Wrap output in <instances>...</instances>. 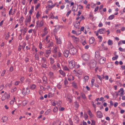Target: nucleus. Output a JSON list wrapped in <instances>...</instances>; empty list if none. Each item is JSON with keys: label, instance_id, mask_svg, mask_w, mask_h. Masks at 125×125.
Listing matches in <instances>:
<instances>
[{"label": "nucleus", "instance_id": "1", "mask_svg": "<svg viewBox=\"0 0 125 125\" xmlns=\"http://www.w3.org/2000/svg\"><path fill=\"white\" fill-rule=\"evenodd\" d=\"M10 94L8 93L7 92H5L4 94L2 96L1 98V100L2 101L5 100V99H8L10 97Z\"/></svg>", "mask_w": 125, "mask_h": 125}, {"label": "nucleus", "instance_id": "2", "mask_svg": "<svg viewBox=\"0 0 125 125\" xmlns=\"http://www.w3.org/2000/svg\"><path fill=\"white\" fill-rule=\"evenodd\" d=\"M96 62L94 60L91 61L90 64V68L91 69H92L95 68L96 65Z\"/></svg>", "mask_w": 125, "mask_h": 125}, {"label": "nucleus", "instance_id": "3", "mask_svg": "<svg viewBox=\"0 0 125 125\" xmlns=\"http://www.w3.org/2000/svg\"><path fill=\"white\" fill-rule=\"evenodd\" d=\"M30 93V90L29 89L26 88H23L22 91V93L24 95H25L29 94Z\"/></svg>", "mask_w": 125, "mask_h": 125}, {"label": "nucleus", "instance_id": "4", "mask_svg": "<svg viewBox=\"0 0 125 125\" xmlns=\"http://www.w3.org/2000/svg\"><path fill=\"white\" fill-rule=\"evenodd\" d=\"M51 53V51L50 49L49 50H45L44 54L45 56L47 58H48Z\"/></svg>", "mask_w": 125, "mask_h": 125}, {"label": "nucleus", "instance_id": "5", "mask_svg": "<svg viewBox=\"0 0 125 125\" xmlns=\"http://www.w3.org/2000/svg\"><path fill=\"white\" fill-rule=\"evenodd\" d=\"M75 62L73 60H71L69 62V67L71 68H73L75 66Z\"/></svg>", "mask_w": 125, "mask_h": 125}, {"label": "nucleus", "instance_id": "6", "mask_svg": "<svg viewBox=\"0 0 125 125\" xmlns=\"http://www.w3.org/2000/svg\"><path fill=\"white\" fill-rule=\"evenodd\" d=\"M77 52V50L74 48L70 49L69 50V52L70 54L72 55H74Z\"/></svg>", "mask_w": 125, "mask_h": 125}, {"label": "nucleus", "instance_id": "7", "mask_svg": "<svg viewBox=\"0 0 125 125\" xmlns=\"http://www.w3.org/2000/svg\"><path fill=\"white\" fill-rule=\"evenodd\" d=\"M48 7L49 8H52L55 6L53 4L52 1L50 0L48 2Z\"/></svg>", "mask_w": 125, "mask_h": 125}, {"label": "nucleus", "instance_id": "8", "mask_svg": "<svg viewBox=\"0 0 125 125\" xmlns=\"http://www.w3.org/2000/svg\"><path fill=\"white\" fill-rule=\"evenodd\" d=\"M80 21H76V22L74 23V26L76 28L79 29V26L80 25Z\"/></svg>", "mask_w": 125, "mask_h": 125}, {"label": "nucleus", "instance_id": "9", "mask_svg": "<svg viewBox=\"0 0 125 125\" xmlns=\"http://www.w3.org/2000/svg\"><path fill=\"white\" fill-rule=\"evenodd\" d=\"M106 32V30L104 28H102L98 30V32L100 34H104Z\"/></svg>", "mask_w": 125, "mask_h": 125}, {"label": "nucleus", "instance_id": "10", "mask_svg": "<svg viewBox=\"0 0 125 125\" xmlns=\"http://www.w3.org/2000/svg\"><path fill=\"white\" fill-rule=\"evenodd\" d=\"M97 116L99 118H101L103 117V114L101 112L98 111L96 113Z\"/></svg>", "mask_w": 125, "mask_h": 125}, {"label": "nucleus", "instance_id": "11", "mask_svg": "<svg viewBox=\"0 0 125 125\" xmlns=\"http://www.w3.org/2000/svg\"><path fill=\"white\" fill-rule=\"evenodd\" d=\"M82 57L84 60L86 61L88 59L89 56L87 54H85L82 55Z\"/></svg>", "mask_w": 125, "mask_h": 125}, {"label": "nucleus", "instance_id": "12", "mask_svg": "<svg viewBox=\"0 0 125 125\" xmlns=\"http://www.w3.org/2000/svg\"><path fill=\"white\" fill-rule=\"evenodd\" d=\"M95 57L98 59V60L101 57L100 56L99 53L98 51H97L95 52Z\"/></svg>", "mask_w": 125, "mask_h": 125}, {"label": "nucleus", "instance_id": "13", "mask_svg": "<svg viewBox=\"0 0 125 125\" xmlns=\"http://www.w3.org/2000/svg\"><path fill=\"white\" fill-rule=\"evenodd\" d=\"M106 60L105 58H103L101 57L98 60L100 63H103L105 62Z\"/></svg>", "mask_w": 125, "mask_h": 125}, {"label": "nucleus", "instance_id": "14", "mask_svg": "<svg viewBox=\"0 0 125 125\" xmlns=\"http://www.w3.org/2000/svg\"><path fill=\"white\" fill-rule=\"evenodd\" d=\"M68 80L69 81H73L74 80V77L71 75H68Z\"/></svg>", "mask_w": 125, "mask_h": 125}, {"label": "nucleus", "instance_id": "15", "mask_svg": "<svg viewBox=\"0 0 125 125\" xmlns=\"http://www.w3.org/2000/svg\"><path fill=\"white\" fill-rule=\"evenodd\" d=\"M69 52V51L67 50L64 51L63 52L64 56L66 57H67L68 56Z\"/></svg>", "mask_w": 125, "mask_h": 125}, {"label": "nucleus", "instance_id": "16", "mask_svg": "<svg viewBox=\"0 0 125 125\" xmlns=\"http://www.w3.org/2000/svg\"><path fill=\"white\" fill-rule=\"evenodd\" d=\"M55 38L57 43L58 44H61V41L60 39L58 38V37L56 36H55Z\"/></svg>", "mask_w": 125, "mask_h": 125}, {"label": "nucleus", "instance_id": "17", "mask_svg": "<svg viewBox=\"0 0 125 125\" xmlns=\"http://www.w3.org/2000/svg\"><path fill=\"white\" fill-rule=\"evenodd\" d=\"M124 91L123 88H121L118 91V92H121L120 94L121 96H122L124 95Z\"/></svg>", "mask_w": 125, "mask_h": 125}, {"label": "nucleus", "instance_id": "18", "mask_svg": "<svg viewBox=\"0 0 125 125\" xmlns=\"http://www.w3.org/2000/svg\"><path fill=\"white\" fill-rule=\"evenodd\" d=\"M31 15H29L28 16H27L26 19L25 21L30 22L31 21Z\"/></svg>", "mask_w": 125, "mask_h": 125}, {"label": "nucleus", "instance_id": "19", "mask_svg": "<svg viewBox=\"0 0 125 125\" xmlns=\"http://www.w3.org/2000/svg\"><path fill=\"white\" fill-rule=\"evenodd\" d=\"M50 16V18L52 19H56L57 20L58 19V16H57L55 17L53 15L52 13H51Z\"/></svg>", "mask_w": 125, "mask_h": 125}, {"label": "nucleus", "instance_id": "20", "mask_svg": "<svg viewBox=\"0 0 125 125\" xmlns=\"http://www.w3.org/2000/svg\"><path fill=\"white\" fill-rule=\"evenodd\" d=\"M94 41V38L93 37H91L89 40V42L90 43L92 44L93 43Z\"/></svg>", "mask_w": 125, "mask_h": 125}, {"label": "nucleus", "instance_id": "21", "mask_svg": "<svg viewBox=\"0 0 125 125\" xmlns=\"http://www.w3.org/2000/svg\"><path fill=\"white\" fill-rule=\"evenodd\" d=\"M67 98L70 102H71L72 101V97L71 95H69L67 96Z\"/></svg>", "mask_w": 125, "mask_h": 125}, {"label": "nucleus", "instance_id": "22", "mask_svg": "<svg viewBox=\"0 0 125 125\" xmlns=\"http://www.w3.org/2000/svg\"><path fill=\"white\" fill-rule=\"evenodd\" d=\"M15 9H14V10L13 11V12H12V8L10 10L9 12V14L10 15L11 14L13 15L14 14L15 12Z\"/></svg>", "mask_w": 125, "mask_h": 125}, {"label": "nucleus", "instance_id": "23", "mask_svg": "<svg viewBox=\"0 0 125 125\" xmlns=\"http://www.w3.org/2000/svg\"><path fill=\"white\" fill-rule=\"evenodd\" d=\"M88 112L90 118H92L93 117L94 115L90 110H88Z\"/></svg>", "mask_w": 125, "mask_h": 125}, {"label": "nucleus", "instance_id": "24", "mask_svg": "<svg viewBox=\"0 0 125 125\" xmlns=\"http://www.w3.org/2000/svg\"><path fill=\"white\" fill-rule=\"evenodd\" d=\"M42 80L44 83H46L47 81V79L46 77L45 76H43L42 77Z\"/></svg>", "mask_w": 125, "mask_h": 125}, {"label": "nucleus", "instance_id": "25", "mask_svg": "<svg viewBox=\"0 0 125 125\" xmlns=\"http://www.w3.org/2000/svg\"><path fill=\"white\" fill-rule=\"evenodd\" d=\"M8 119L7 117L5 116L2 118V119L3 120V122H5Z\"/></svg>", "mask_w": 125, "mask_h": 125}, {"label": "nucleus", "instance_id": "26", "mask_svg": "<svg viewBox=\"0 0 125 125\" xmlns=\"http://www.w3.org/2000/svg\"><path fill=\"white\" fill-rule=\"evenodd\" d=\"M45 62H42V66L45 68H47V65L46 64V63Z\"/></svg>", "mask_w": 125, "mask_h": 125}, {"label": "nucleus", "instance_id": "27", "mask_svg": "<svg viewBox=\"0 0 125 125\" xmlns=\"http://www.w3.org/2000/svg\"><path fill=\"white\" fill-rule=\"evenodd\" d=\"M49 75L50 76V78L52 80L54 78L53 73L51 72H50L49 73Z\"/></svg>", "mask_w": 125, "mask_h": 125}, {"label": "nucleus", "instance_id": "28", "mask_svg": "<svg viewBox=\"0 0 125 125\" xmlns=\"http://www.w3.org/2000/svg\"><path fill=\"white\" fill-rule=\"evenodd\" d=\"M59 73L60 74L62 75L63 76H65V73L63 71L60 70L59 71Z\"/></svg>", "mask_w": 125, "mask_h": 125}, {"label": "nucleus", "instance_id": "29", "mask_svg": "<svg viewBox=\"0 0 125 125\" xmlns=\"http://www.w3.org/2000/svg\"><path fill=\"white\" fill-rule=\"evenodd\" d=\"M63 69L65 71H69V70L66 66H64L63 67Z\"/></svg>", "mask_w": 125, "mask_h": 125}, {"label": "nucleus", "instance_id": "30", "mask_svg": "<svg viewBox=\"0 0 125 125\" xmlns=\"http://www.w3.org/2000/svg\"><path fill=\"white\" fill-rule=\"evenodd\" d=\"M108 44L109 45H112L113 43L112 41L109 40L108 41Z\"/></svg>", "mask_w": 125, "mask_h": 125}, {"label": "nucleus", "instance_id": "31", "mask_svg": "<svg viewBox=\"0 0 125 125\" xmlns=\"http://www.w3.org/2000/svg\"><path fill=\"white\" fill-rule=\"evenodd\" d=\"M82 70L81 69L78 70L77 71V73L79 75H81L83 73Z\"/></svg>", "mask_w": 125, "mask_h": 125}, {"label": "nucleus", "instance_id": "32", "mask_svg": "<svg viewBox=\"0 0 125 125\" xmlns=\"http://www.w3.org/2000/svg\"><path fill=\"white\" fill-rule=\"evenodd\" d=\"M78 9V7L76 8V7L74 6H73L72 8V10L73 11H76Z\"/></svg>", "mask_w": 125, "mask_h": 125}, {"label": "nucleus", "instance_id": "33", "mask_svg": "<svg viewBox=\"0 0 125 125\" xmlns=\"http://www.w3.org/2000/svg\"><path fill=\"white\" fill-rule=\"evenodd\" d=\"M74 107L76 108H77L78 107V103L77 102H75L74 103Z\"/></svg>", "mask_w": 125, "mask_h": 125}, {"label": "nucleus", "instance_id": "34", "mask_svg": "<svg viewBox=\"0 0 125 125\" xmlns=\"http://www.w3.org/2000/svg\"><path fill=\"white\" fill-rule=\"evenodd\" d=\"M72 85L73 87L75 88H77V84L75 83V82H73L72 83Z\"/></svg>", "mask_w": 125, "mask_h": 125}, {"label": "nucleus", "instance_id": "35", "mask_svg": "<svg viewBox=\"0 0 125 125\" xmlns=\"http://www.w3.org/2000/svg\"><path fill=\"white\" fill-rule=\"evenodd\" d=\"M36 86L35 84H32L30 86V88L32 89H33L36 87Z\"/></svg>", "mask_w": 125, "mask_h": 125}, {"label": "nucleus", "instance_id": "36", "mask_svg": "<svg viewBox=\"0 0 125 125\" xmlns=\"http://www.w3.org/2000/svg\"><path fill=\"white\" fill-rule=\"evenodd\" d=\"M58 49V48L57 47H55L53 49V50L52 51V52L53 53H55L57 51V50Z\"/></svg>", "mask_w": 125, "mask_h": 125}, {"label": "nucleus", "instance_id": "37", "mask_svg": "<svg viewBox=\"0 0 125 125\" xmlns=\"http://www.w3.org/2000/svg\"><path fill=\"white\" fill-rule=\"evenodd\" d=\"M50 60L51 61L50 63L51 64H53L54 62V61L53 58L52 57L50 58Z\"/></svg>", "mask_w": 125, "mask_h": 125}, {"label": "nucleus", "instance_id": "38", "mask_svg": "<svg viewBox=\"0 0 125 125\" xmlns=\"http://www.w3.org/2000/svg\"><path fill=\"white\" fill-rule=\"evenodd\" d=\"M17 89V88L16 87L12 88L11 90V92H14Z\"/></svg>", "mask_w": 125, "mask_h": 125}, {"label": "nucleus", "instance_id": "39", "mask_svg": "<svg viewBox=\"0 0 125 125\" xmlns=\"http://www.w3.org/2000/svg\"><path fill=\"white\" fill-rule=\"evenodd\" d=\"M43 24V20L41 21L40 23L39 26L40 27H42Z\"/></svg>", "mask_w": 125, "mask_h": 125}, {"label": "nucleus", "instance_id": "40", "mask_svg": "<svg viewBox=\"0 0 125 125\" xmlns=\"http://www.w3.org/2000/svg\"><path fill=\"white\" fill-rule=\"evenodd\" d=\"M51 111V110L50 109H48L47 110L45 113V114L46 115H48Z\"/></svg>", "mask_w": 125, "mask_h": 125}, {"label": "nucleus", "instance_id": "41", "mask_svg": "<svg viewBox=\"0 0 125 125\" xmlns=\"http://www.w3.org/2000/svg\"><path fill=\"white\" fill-rule=\"evenodd\" d=\"M81 96L82 98L83 99H85L86 98V97L85 96V94L83 93L81 94Z\"/></svg>", "mask_w": 125, "mask_h": 125}, {"label": "nucleus", "instance_id": "42", "mask_svg": "<svg viewBox=\"0 0 125 125\" xmlns=\"http://www.w3.org/2000/svg\"><path fill=\"white\" fill-rule=\"evenodd\" d=\"M35 58L36 60H38L39 59V56L37 53L35 54Z\"/></svg>", "mask_w": 125, "mask_h": 125}, {"label": "nucleus", "instance_id": "43", "mask_svg": "<svg viewBox=\"0 0 125 125\" xmlns=\"http://www.w3.org/2000/svg\"><path fill=\"white\" fill-rule=\"evenodd\" d=\"M4 11H3L1 12L2 14V16H4V17H5L6 16V14L5 13V8H4V9H3V10Z\"/></svg>", "mask_w": 125, "mask_h": 125}, {"label": "nucleus", "instance_id": "44", "mask_svg": "<svg viewBox=\"0 0 125 125\" xmlns=\"http://www.w3.org/2000/svg\"><path fill=\"white\" fill-rule=\"evenodd\" d=\"M72 37L73 39L76 42L78 41L79 40V39L78 38L74 36H73Z\"/></svg>", "mask_w": 125, "mask_h": 125}, {"label": "nucleus", "instance_id": "45", "mask_svg": "<svg viewBox=\"0 0 125 125\" xmlns=\"http://www.w3.org/2000/svg\"><path fill=\"white\" fill-rule=\"evenodd\" d=\"M27 101H24L22 102L23 105V106L27 104Z\"/></svg>", "mask_w": 125, "mask_h": 125}, {"label": "nucleus", "instance_id": "46", "mask_svg": "<svg viewBox=\"0 0 125 125\" xmlns=\"http://www.w3.org/2000/svg\"><path fill=\"white\" fill-rule=\"evenodd\" d=\"M89 79V77L87 76H85L84 77V79L86 81H87Z\"/></svg>", "mask_w": 125, "mask_h": 125}, {"label": "nucleus", "instance_id": "47", "mask_svg": "<svg viewBox=\"0 0 125 125\" xmlns=\"http://www.w3.org/2000/svg\"><path fill=\"white\" fill-rule=\"evenodd\" d=\"M68 82L67 80V79H66L64 81V84L65 86H66L68 84Z\"/></svg>", "mask_w": 125, "mask_h": 125}, {"label": "nucleus", "instance_id": "48", "mask_svg": "<svg viewBox=\"0 0 125 125\" xmlns=\"http://www.w3.org/2000/svg\"><path fill=\"white\" fill-rule=\"evenodd\" d=\"M15 100V98L14 97L12 99L10 102V104H12L14 103V101Z\"/></svg>", "mask_w": 125, "mask_h": 125}, {"label": "nucleus", "instance_id": "49", "mask_svg": "<svg viewBox=\"0 0 125 125\" xmlns=\"http://www.w3.org/2000/svg\"><path fill=\"white\" fill-rule=\"evenodd\" d=\"M114 17V15H112L109 17V19L110 20H112Z\"/></svg>", "mask_w": 125, "mask_h": 125}, {"label": "nucleus", "instance_id": "50", "mask_svg": "<svg viewBox=\"0 0 125 125\" xmlns=\"http://www.w3.org/2000/svg\"><path fill=\"white\" fill-rule=\"evenodd\" d=\"M80 65L78 64H77V63H76V64H75V66H74V68H79L80 67Z\"/></svg>", "mask_w": 125, "mask_h": 125}, {"label": "nucleus", "instance_id": "51", "mask_svg": "<svg viewBox=\"0 0 125 125\" xmlns=\"http://www.w3.org/2000/svg\"><path fill=\"white\" fill-rule=\"evenodd\" d=\"M27 27L25 28L23 31V35H24L25 34V33L27 31Z\"/></svg>", "mask_w": 125, "mask_h": 125}, {"label": "nucleus", "instance_id": "52", "mask_svg": "<svg viewBox=\"0 0 125 125\" xmlns=\"http://www.w3.org/2000/svg\"><path fill=\"white\" fill-rule=\"evenodd\" d=\"M42 60L44 62H45L46 63H47V61L46 58L44 57H42Z\"/></svg>", "mask_w": 125, "mask_h": 125}, {"label": "nucleus", "instance_id": "53", "mask_svg": "<svg viewBox=\"0 0 125 125\" xmlns=\"http://www.w3.org/2000/svg\"><path fill=\"white\" fill-rule=\"evenodd\" d=\"M40 88L41 89L43 90H45L46 89V88L42 86H40Z\"/></svg>", "mask_w": 125, "mask_h": 125}, {"label": "nucleus", "instance_id": "54", "mask_svg": "<svg viewBox=\"0 0 125 125\" xmlns=\"http://www.w3.org/2000/svg\"><path fill=\"white\" fill-rule=\"evenodd\" d=\"M52 69L53 70H55L56 69V66L55 65H54L52 66Z\"/></svg>", "mask_w": 125, "mask_h": 125}, {"label": "nucleus", "instance_id": "55", "mask_svg": "<svg viewBox=\"0 0 125 125\" xmlns=\"http://www.w3.org/2000/svg\"><path fill=\"white\" fill-rule=\"evenodd\" d=\"M118 57V56L117 55H115V57H113L112 58V59L113 60H115L116 59H117Z\"/></svg>", "mask_w": 125, "mask_h": 125}, {"label": "nucleus", "instance_id": "56", "mask_svg": "<svg viewBox=\"0 0 125 125\" xmlns=\"http://www.w3.org/2000/svg\"><path fill=\"white\" fill-rule=\"evenodd\" d=\"M49 37V35H48L46 37L45 39V40L48 42L49 41V40H48V38Z\"/></svg>", "mask_w": 125, "mask_h": 125}, {"label": "nucleus", "instance_id": "57", "mask_svg": "<svg viewBox=\"0 0 125 125\" xmlns=\"http://www.w3.org/2000/svg\"><path fill=\"white\" fill-rule=\"evenodd\" d=\"M84 118L85 119H86L88 118V116L87 114H84Z\"/></svg>", "mask_w": 125, "mask_h": 125}, {"label": "nucleus", "instance_id": "58", "mask_svg": "<svg viewBox=\"0 0 125 125\" xmlns=\"http://www.w3.org/2000/svg\"><path fill=\"white\" fill-rule=\"evenodd\" d=\"M40 14L39 13V12L38 11L36 15V17L38 19V17L40 16Z\"/></svg>", "mask_w": 125, "mask_h": 125}, {"label": "nucleus", "instance_id": "59", "mask_svg": "<svg viewBox=\"0 0 125 125\" xmlns=\"http://www.w3.org/2000/svg\"><path fill=\"white\" fill-rule=\"evenodd\" d=\"M58 110V108L56 107H55L53 109V111L54 112H56Z\"/></svg>", "mask_w": 125, "mask_h": 125}, {"label": "nucleus", "instance_id": "60", "mask_svg": "<svg viewBox=\"0 0 125 125\" xmlns=\"http://www.w3.org/2000/svg\"><path fill=\"white\" fill-rule=\"evenodd\" d=\"M9 32L7 34L5 37V39L6 40L9 37Z\"/></svg>", "mask_w": 125, "mask_h": 125}, {"label": "nucleus", "instance_id": "61", "mask_svg": "<svg viewBox=\"0 0 125 125\" xmlns=\"http://www.w3.org/2000/svg\"><path fill=\"white\" fill-rule=\"evenodd\" d=\"M22 46L20 45L18 47V50L19 51H21V49L22 48Z\"/></svg>", "mask_w": 125, "mask_h": 125}, {"label": "nucleus", "instance_id": "62", "mask_svg": "<svg viewBox=\"0 0 125 125\" xmlns=\"http://www.w3.org/2000/svg\"><path fill=\"white\" fill-rule=\"evenodd\" d=\"M20 83V82L19 81H17L15 82V85H18Z\"/></svg>", "mask_w": 125, "mask_h": 125}, {"label": "nucleus", "instance_id": "63", "mask_svg": "<svg viewBox=\"0 0 125 125\" xmlns=\"http://www.w3.org/2000/svg\"><path fill=\"white\" fill-rule=\"evenodd\" d=\"M97 76L98 77V78L101 81L102 80V77L99 75H97Z\"/></svg>", "mask_w": 125, "mask_h": 125}, {"label": "nucleus", "instance_id": "64", "mask_svg": "<svg viewBox=\"0 0 125 125\" xmlns=\"http://www.w3.org/2000/svg\"><path fill=\"white\" fill-rule=\"evenodd\" d=\"M24 79V78L23 77H22L20 79V80L21 81V83H22Z\"/></svg>", "mask_w": 125, "mask_h": 125}]
</instances>
